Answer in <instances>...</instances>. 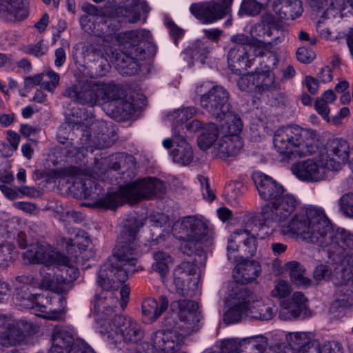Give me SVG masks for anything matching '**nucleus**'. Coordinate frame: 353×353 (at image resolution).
Masks as SVG:
<instances>
[{
	"mask_svg": "<svg viewBox=\"0 0 353 353\" xmlns=\"http://www.w3.org/2000/svg\"><path fill=\"white\" fill-rule=\"evenodd\" d=\"M297 205L294 195L283 193L264 205L261 214L265 222L275 223L281 234L301 239L327 252L340 254L344 248L353 247V234L342 228L334 230L321 208L308 207L286 222Z\"/></svg>",
	"mask_w": 353,
	"mask_h": 353,
	"instance_id": "nucleus-1",
	"label": "nucleus"
},
{
	"mask_svg": "<svg viewBox=\"0 0 353 353\" xmlns=\"http://www.w3.org/2000/svg\"><path fill=\"white\" fill-rule=\"evenodd\" d=\"M350 149L349 143L343 139H334L327 143L326 156L328 159H333L336 163H349Z\"/></svg>",
	"mask_w": 353,
	"mask_h": 353,
	"instance_id": "nucleus-28",
	"label": "nucleus"
},
{
	"mask_svg": "<svg viewBox=\"0 0 353 353\" xmlns=\"http://www.w3.org/2000/svg\"><path fill=\"white\" fill-rule=\"evenodd\" d=\"M243 185L240 182H232L228 183L225 188V192L229 199L234 200L242 193Z\"/></svg>",
	"mask_w": 353,
	"mask_h": 353,
	"instance_id": "nucleus-54",
	"label": "nucleus"
},
{
	"mask_svg": "<svg viewBox=\"0 0 353 353\" xmlns=\"http://www.w3.org/2000/svg\"><path fill=\"white\" fill-rule=\"evenodd\" d=\"M29 15L28 0H0V19L8 22H20Z\"/></svg>",
	"mask_w": 353,
	"mask_h": 353,
	"instance_id": "nucleus-21",
	"label": "nucleus"
},
{
	"mask_svg": "<svg viewBox=\"0 0 353 353\" xmlns=\"http://www.w3.org/2000/svg\"><path fill=\"white\" fill-rule=\"evenodd\" d=\"M340 170V165L333 159L321 156L318 159H307L295 163L292 171L301 181L307 182H319L325 180L327 172L331 170Z\"/></svg>",
	"mask_w": 353,
	"mask_h": 353,
	"instance_id": "nucleus-9",
	"label": "nucleus"
},
{
	"mask_svg": "<svg viewBox=\"0 0 353 353\" xmlns=\"http://www.w3.org/2000/svg\"><path fill=\"white\" fill-rule=\"evenodd\" d=\"M224 8L214 1L194 3L190 12L203 23H213L225 16Z\"/></svg>",
	"mask_w": 353,
	"mask_h": 353,
	"instance_id": "nucleus-20",
	"label": "nucleus"
},
{
	"mask_svg": "<svg viewBox=\"0 0 353 353\" xmlns=\"http://www.w3.org/2000/svg\"><path fill=\"white\" fill-rule=\"evenodd\" d=\"M203 33L207 39L218 43L223 34V30L218 28L205 29Z\"/></svg>",
	"mask_w": 353,
	"mask_h": 353,
	"instance_id": "nucleus-61",
	"label": "nucleus"
},
{
	"mask_svg": "<svg viewBox=\"0 0 353 353\" xmlns=\"http://www.w3.org/2000/svg\"><path fill=\"white\" fill-rule=\"evenodd\" d=\"M234 299V306L225 312L223 315V321L227 324L238 322L243 314L247 316L248 304L250 305L251 301L254 302V296L246 288L242 287L238 290Z\"/></svg>",
	"mask_w": 353,
	"mask_h": 353,
	"instance_id": "nucleus-23",
	"label": "nucleus"
},
{
	"mask_svg": "<svg viewBox=\"0 0 353 353\" xmlns=\"http://www.w3.org/2000/svg\"><path fill=\"white\" fill-rule=\"evenodd\" d=\"M90 239L83 231H79L74 238L61 239L62 245H65L68 255L61 254L63 261L57 262L56 265L61 267L62 274L58 277V282L64 288V292L70 287L71 283L75 281L79 275L77 265L81 260L84 259L83 251L90 244Z\"/></svg>",
	"mask_w": 353,
	"mask_h": 353,
	"instance_id": "nucleus-4",
	"label": "nucleus"
},
{
	"mask_svg": "<svg viewBox=\"0 0 353 353\" xmlns=\"http://www.w3.org/2000/svg\"><path fill=\"white\" fill-rule=\"evenodd\" d=\"M256 92L276 90L278 83L275 82L274 74L269 71L255 72Z\"/></svg>",
	"mask_w": 353,
	"mask_h": 353,
	"instance_id": "nucleus-41",
	"label": "nucleus"
},
{
	"mask_svg": "<svg viewBox=\"0 0 353 353\" xmlns=\"http://www.w3.org/2000/svg\"><path fill=\"white\" fill-rule=\"evenodd\" d=\"M243 341V340L239 341L234 339L223 340L221 343V352L239 353V348L241 346Z\"/></svg>",
	"mask_w": 353,
	"mask_h": 353,
	"instance_id": "nucleus-52",
	"label": "nucleus"
},
{
	"mask_svg": "<svg viewBox=\"0 0 353 353\" xmlns=\"http://www.w3.org/2000/svg\"><path fill=\"white\" fill-rule=\"evenodd\" d=\"M117 86L120 92L114 99L108 100V101H110L108 108L116 116L126 117L134 112V106L132 102L123 98L124 92L120 86Z\"/></svg>",
	"mask_w": 353,
	"mask_h": 353,
	"instance_id": "nucleus-34",
	"label": "nucleus"
},
{
	"mask_svg": "<svg viewBox=\"0 0 353 353\" xmlns=\"http://www.w3.org/2000/svg\"><path fill=\"white\" fill-rule=\"evenodd\" d=\"M52 267H57V265H46L40 268L39 285L41 288L62 293L64 292V288L61 286V283L58 282V277H60V275L57 274Z\"/></svg>",
	"mask_w": 353,
	"mask_h": 353,
	"instance_id": "nucleus-31",
	"label": "nucleus"
},
{
	"mask_svg": "<svg viewBox=\"0 0 353 353\" xmlns=\"http://www.w3.org/2000/svg\"><path fill=\"white\" fill-rule=\"evenodd\" d=\"M261 271L258 262L245 260L236 265L233 271V277L237 283L246 284L255 280Z\"/></svg>",
	"mask_w": 353,
	"mask_h": 353,
	"instance_id": "nucleus-27",
	"label": "nucleus"
},
{
	"mask_svg": "<svg viewBox=\"0 0 353 353\" xmlns=\"http://www.w3.org/2000/svg\"><path fill=\"white\" fill-rule=\"evenodd\" d=\"M195 92L200 95L201 106L215 119L230 110L229 93L223 87L202 83L196 85Z\"/></svg>",
	"mask_w": 353,
	"mask_h": 353,
	"instance_id": "nucleus-8",
	"label": "nucleus"
},
{
	"mask_svg": "<svg viewBox=\"0 0 353 353\" xmlns=\"http://www.w3.org/2000/svg\"><path fill=\"white\" fill-rule=\"evenodd\" d=\"M114 39L119 49L129 62L122 74L129 76L134 74L139 70V61L143 57V50L138 47L139 32L130 30L119 32L114 35Z\"/></svg>",
	"mask_w": 353,
	"mask_h": 353,
	"instance_id": "nucleus-12",
	"label": "nucleus"
},
{
	"mask_svg": "<svg viewBox=\"0 0 353 353\" xmlns=\"http://www.w3.org/2000/svg\"><path fill=\"white\" fill-rule=\"evenodd\" d=\"M227 249L228 260L232 262H235L238 257H252L257 250L256 236L246 229L236 230L228 239Z\"/></svg>",
	"mask_w": 353,
	"mask_h": 353,
	"instance_id": "nucleus-15",
	"label": "nucleus"
},
{
	"mask_svg": "<svg viewBox=\"0 0 353 353\" xmlns=\"http://www.w3.org/2000/svg\"><path fill=\"white\" fill-rule=\"evenodd\" d=\"M198 308V303L190 299L172 301L170 310L178 316L179 322L171 315H167L163 319V325L167 327H176L183 332V334H190L200 321Z\"/></svg>",
	"mask_w": 353,
	"mask_h": 353,
	"instance_id": "nucleus-7",
	"label": "nucleus"
},
{
	"mask_svg": "<svg viewBox=\"0 0 353 353\" xmlns=\"http://www.w3.org/2000/svg\"><path fill=\"white\" fill-rule=\"evenodd\" d=\"M261 3L256 0H243L239 12L247 15L255 16L261 12Z\"/></svg>",
	"mask_w": 353,
	"mask_h": 353,
	"instance_id": "nucleus-48",
	"label": "nucleus"
},
{
	"mask_svg": "<svg viewBox=\"0 0 353 353\" xmlns=\"http://www.w3.org/2000/svg\"><path fill=\"white\" fill-rule=\"evenodd\" d=\"M291 350L296 353H336L330 342L321 344L306 332H292L286 335Z\"/></svg>",
	"mask_w": 353,
	"mask_h": 353,
	"instance_id": "nucleus-17",
	"label": "nucleus"
},
{
	"mask_svg": "<svg viewBox=\"0 0 353 353\" xmlns=\"http://www.w3.org/2000/svg\"><path fill=\"white\" fill-rule=\"evenodd\" d=\"M304 85H305L307 91L311 94H316L319 90L318 81L311 76H307L305 78Z\"/></svg>",
	"mask_w": 353,
	"mask_h": 353,
	"instance_id": "nucleus-63",
	"label": "nucleus"
},
{
	"mask_svg": "<svg viewBox=\"0 0 353 353\" xmlns=\"http://www.w3.org/2000/svg\"><path fill=\"white\" fill-rule=\"evenodd\" d=\"M112 321L115 333L112 339H106L110 343L117 345L123 340L127 344L138 345L143 339L145 332L136 321L123 316H114Z\"/></svg>",
	"mask_w": 353,
	"mask_h": 353,
	"instance_id": "nucleus-16",
	"label": "nucleus"
},
{
	"mask_svg": "<svg viewBox=\"0 0 353 353\" xmlns=\"http://www.w3.org/2000/svg\"><path fill=\"white\" fill-rule=\"evenodd\" d=\"M340 212L346 217L353 219V192L345 193L339 199Z\"/></svg>",
	"mask_w": 353,
	"mask_h": 353,
	"instance_id": "nucleus-46",
	"label": "nucleus"
},
{
	"mask_svg": "<svg viewBox=\"0 0 353 353\" xmlns=\"http://www.w3.org/2000/svg\"><path fill=\"white\" fill-rule=\"evenodd\" d=\"M0 337L4 345H14L22 340L23 333L16 319L8 320Z\"/></svg>",
	"mask_w": 353,
	"mask_h": 353,
	"instance_id": "nucleus-36",
	"label": "nucleus"
},
{
	"mask_svg": "<svg viewBox=\"0 0 353 353\" xmlns=\"http://www.w3.org/2000/svg\"><path fill=\"white\" fill-rule=\"evenodd\" d=\"M254 302L251 301L248 305L247 316L261 321H268L272 319L277 312V308L274 305L264 304L261 300L256 299L253 294Z\"/></svg>",
	"mask_w": 353,
	"mask_h": 353,
	"instance_id": "nucleus-29",
	"label": "nucleus"
},
{
	"mask_svg": "<svg viewBox=\"0 0 353 353\" xmlns=\"http://www.w3.org/2000/svg\"><path fill=\"white\" fill-rule=\"evenodd\" d=\"M75 331L73 327L56 326L52 335V346L49 353H65L72 345H75Z\"/></svg>",
	"mask_w": 353,
	"mask_h": 353,
	"instance_id": "nucleus-24",
	"label": "nucleus"
},
{
	"mask_svg": "<svg viewBox=\"0 0 353 353\" xmlns=\"http://www.w3.org/2000/svg\"><path fill=\"white\" fill-rule=\"evenodd\" d=\"M254 72L248 73L239 78L237 82L239 88L245 92H256Z\"/></svg>",
	"mask_w": 353,
	"mask_h": 353,
	"instance_id": "nucleus-50",
	"label": "nucleus"
},
{
	"mask_svg": "<svg viewBox=\"0 0 353 353\" xmlns=\"http://www.w3.org/2000/svg\"><path fill=\"white\" fill-rule=\"evenodd\" d=\"M316 134L312 130L299 126H283L274 134V149L283 156L282 161H289L312 154L316 150Z\"/></svg>",
	"mask_w": 353,
	"mask_h": 353,
	"instance_id": "nucleus-3",
	"label": "nucleus"
},
{
	"mask_svg": "<svg viewBox=\"0 0 353 353\" xmlns=\"http://www.w3.org/2000/svg\"><path fill=\"white\" fill-rule=\"evenodd\" d=\"M280 39L279 36H275L270 40L255 42L252 46L253 47V52L254 57L257 56H263L267 52H271L272 49L276 46L277 40Z\"/></svg>",
	"mask_w": 353,
	"mask_h": 353,
	"instance_id": "nucleus-45",
	"label": "nucleus"
},
{
	"mask_svg": "<svg viewBox=\"0 0 353 353\" xmlns=\"http://www.w3.org/2000/svg\"><path fill=\"white\" fill-rule=\"evenodd\" d=\"M143 224L142 220L134 217L125 221L114 254L99 272L97 283L105 292L95 296L93 315L99 332L105 339L114 338L112 320L114 316H119L116 314L119 299L112 291L118 290L130 274L138 270L136 265L140 246L137 236Z\"/></svg>",
	"mask_w": 353,
	"mask_h": 353,
	"instance_id": "nucleus-2",
	"label": "nucleus"
},
{
	"mask_svg": "<svg viewBox=\"0 0 353 353\" xmlns=\"http://www.w3.org/2000/svg\"><path fill=\"white\" fill-rule=\"evenodd\" d=\"M198 179L201 185L203 199L208 201H213L215 198V194L210 187L208 178L199 175Z\"/></svg>",
	"mask_w": 353,
	"mask_h": 353,
	"instance_id": "nucleus-53",
	"label": "nucleus"
},
{
	"mask_svg": "<svg viewBox=\"0 0 353 353\" xmlns=\"http://www.w3.org/2000/svg\"><path fill=\"white\" fill-rule=\"evenodd\" d=\"M303 11L302 3L300 0H283L279 15L281 19L293 20L300 17Z\"/></svg>",
	"mask_w": 353,
	"mask_h": 353,
	"instance_id": "nucleus-40",
	"label": "nucleus"
},
{
	"mask_svg": "<svg viewBox=\"0 0 353 353\" xmlns=\"http://www.w3.org/2000/svg\"><path fill=\"white\" fill-rule=\"evenodd\" d=\"M279 34V30L274 26L266 22L256 23L250 30V34L256 42L270 40Z\"/></svg>",
	"mask_w": 353,
	"mask_h": 353,
	"instance_id": "nucleus-37",
	"label": "nucleus"
},
{
	"mask_svg": "<svg viewBox=\"0 0 353 353\" xmlns=\"http://www.w3.org/2000/svg\"><path fill=\"white\" fill-rule=\"evenodd\" d=\"M351 249H353V246L344 248L343 252L340 254L327 252L330 258L333 257V260L339 261L341 263L345 276H347V279L353 285V254L346 253L347 250Z\"/></svg>",
	"mask_w": 353,
	"mask_h": 353,
	"instance_id": "nucleus-39",
	"label": "nucleus"
},
{
	"mask_svg": "<svg viewBox=\"0 0 353 353\" xmlns=\"http://www.w3.org/2000/svg\"><path fill=\"white\" fill-rule=\"evenodd\" d=\"M15 246L10 241L0 243V267L7 268L13 261Z\"/></svg>",
	"mask_w": 353,
	"mask_h": 353,
	"instance_id": "nucleus-44",
	"label": "nucleus"
},
{
	"mask_svg": "<svg viewBox=\"0 0 353 353\" xmlns=\"http://www.w3.org/2000/svg\"><path fill=\"white\" fill-rule=\"evenodd\" d=\"M174 134L176 130L174 128ZM176 148L172 152L173 160L183 165L189 164L193 159V152L190 145L183 138L175 135Z\"/></svg>",
	"mask_w": 353,
	"mask_h": 353,
	"instance_id": "nucleus-32",
	"label": "nucleus"
},
{
	"mask_svg": "<svg viewBox=\"0 0 353 353\" xmlns=\"http://www.w3.org/2000/svg\"><path fill=\"white\" fill-rule=\"evenodd\" d=\"M243 145V141L239 136L221 135L214 146V155L223 161H227L237 156Z\"/></svg>",
	"mask_w": 353,
	"mask_h": 353,
	"instance_id": "nucleus-25",
	"label": "nucleus"
},
{
	"mask_svg": "<svg viewBox=\"0 0 353 353\" xmlns=\"http://www.w3.org/2000/svg\"><path fill=\"white\" fill-rule=\"evenodd\" d=\"M23 50L25 53L39 57L45 54V48L43 47L41 42H39L35 45H28L24 46Z\"/></svg>",
	"mask_w": 353,
	"mask_h": 353,
	"instance_id": "nucleus-57",
	"label": "nucleus"
},
{
	"mask_svg": "<svg viewBox=\"0 0 353 353\" xmlns=\"http://www.w3.org/2000/svg\"><path fill=\"white\" fill-rule=\"evenodd\" d=\"M301 312V306L294 305L288 300L284 301L281 305L279 318L284 321L295 319Z\"/></svg>",
	"mask_w": 353,
	"mask_h": 353,
	"instance_id": "nucleus-43",
	"label": "nucleus"
},
{
	"mask_svg": "<svg viewBox=\"0 0 353 353\" xmlns=\"http://www.w3.org/2000/svg\"><path fill=\"white\" fill-rule=\"evenodd\" d=\"M173 236L182 241L181 249L190 255L196 243L205 239L209 234L207 224L196 216H188L176 221L172 226Z\"/></svg>",
	"mask_w": 353,
	"mask_h": 353,
	"instance_id": "nucleus-6",
	"label": "nucleus"
},
{
	"mask_svg": "<svg viewBox=\"0 0 353 353\" xmlns=\"http://www.w3.org/2000/svg\"><path fill=\"white\" fill-rule=\"evenodd\" d=\"M119 92L118 86L114 83L87 80L68 88L63 95L80 104L93 107L107 102L109 99H114Z\"/></svg>",
	"mask_w": 353,
	"mask_h": 353,
	"instance_id": "nucleus-5",
	"label": "nucleus"
},
{
	"mask_svg": "<svg viewBox=\"0 0 353 353\" xmlns=\"http://www.w3.org/2000/svg\"><path fill=\"white\" fill-rule=\"evenodd\" d=\"M221 134L220 129L213 123H208L203 129L201 134L198 138L199 146L202 150H207L215 141L218 136Z\"/></svg>",
	"mask_w": 353,
	"mask_h": 353,
	"instance_id": "nucleus-42",
	"label": "nucleus"
},
{
	"mask_svg": "<svg viewBox=\"0 0 353 353\" xmlns=\"http://www.w3.org/2000/svg\"><path fill=\"white\" fill-rule=\"evenodd\" d=\"M7 139L10 145L3 144V149H1V151L3 152V156L10 157L17 150L20 141V137L15 132L8 131Z\"/></svg>",
	"mask_w": 353,
	"mask_h": 353,
	"instance_id": "nucleus-47",
	"label": "nucleus"
},
{
	"mask_svg": "<svg viewBox=\"0 0 353 353\" xmlns=\"http://www.w3.org/2000/svg\"><path fill=\"white\" fill-rule=\"evenodd\" d=\"M297 59L304 63H310L313 60V53L307 48L301 47L296 51Z\"/></svg>",
	"mask_w": 353,
	"mask_h": 353,
	"instance_id": "nucleus-58",
	"label": "nucleus"
},
{
	"mask_svg": "<svg viewBox=\"0 0 353 353\" xmlns=\"http://www.w3.org/2000/svg\"><path fill=\"white\" fill-rule=\"evenodd\" d=\"M196 110L192 107H188L177 110L168 115L169 119L172 120L174 123L178 124L186 121L195 114Z\"/></svg>",
	"mask_w": 353,
	"mask_h": 353,
	"instance_id": "nucleus-49",
	"label": "nucleus"
},
{
	"mask_svg": "<svg viewBox=\"0 0 353 353\" xmlns=\"http://www.w3.org/2000/svg\"><path fill=\"white\" fill-rule=\"evenodd\" d=\"M169 305L165 296H160L159 302L152 298H147L142 303V320L146 324L156 321Z\"/></svg>",
	"mask_w": 353,
	"mask_h": 353,
	"instance_id": "nucleus-26",
	"label": "nucleus"
},
{
	"mask_svg": "<svg viewBox=\"0 0 353 353\" xmlns=\"http://www.w3.org/2000/svg\"><path fill=\"white\" fill-rule=\"evenodd\" d=\"M252 179L259 194L265 201H275L284 193V188L281 184L261 172H254Z\"/></svg>",
	"mask_w": 353,
	"mask_h": 353,
	"instance_id": "nucleus-22",
	"label": "nucleus"
},
{
	"mask_svg": "<svg viewBox=\"0 0 353 353\" xmlns=\"http://www.w3.org/2000/svg\"><path fill=\"white\" fill-rule=\"evenodd\" d=\"M61 254L49 244L38 243L30 245L23 253L22 258L26 264L56 265L57 262L63 261Z\"/></svg>",
	"mask_w": 353,
	"mask_h": 353,
	"instance_id": "nucleus-18",
	"label": "nucleus"
},
{
	"mask_svg": "<svg viewBox=\"0 0 353 353\" xmlns=\"http://www.w3.org/2000/svg\"><path fill=\"white\" fill-rule=\"evenodd\" d=\"M74 186L81 190V194L85 199L93 201V205L98 208L114 210L121 205L119 191L105 194L102 186L90 177L76 181Z\"/></svg>",
	"mask_w": 353,
	"mask_h": 353,
	"instance_id": "nucleus-10",
	"label": "nucleus"
},
{
	"mask_svg": "<svg viewBox=\"0 0 353 353\" xmlns=\"http://www.w3.org/2000/svg\"><path fill=\"white\" fill-rule=\"evenodd\" d=\"M230 41L234 46L228 52V65L234 72H241L250 68L254 60L253 47L250 44L249 37L243 34L232 36Z\"/></svg>",
	"mask_w": 353,
	"mask_h": 353,
	"instance_id": "nucleus-13",
	"label": "nucleus"
},
{
	"mask_svg": "<svg viewBox=\"0 0 353 353\" xmlns=\"http://www.w3.org/2000/svg\"><path fill=\"white\" fill-rule=\"evenodd\" d=\"M46 309V307L45 306H40L39 311L42 314H39V316L52 321H63L65 319L63 310H53L51 312H47Z\"/></svg>",
	"mask_w": 353,
	"mask_h": 353,
	"instance_id": "nucleus-55",
	"label": "nucleus"
},
{
	"mask_svg": "<svg viewBox=\"0 0 353 353\" xmlns=\"http://www.w3.org/2000/svg\"><path fill=\"white\" fill-rule=\"evenodd\" d=\"M65 353H95L87 344L76 343Z\"/></svg>",
	"mask_w": 353,
	"mask_h": 353,
	"instance_id": "nucleus-62",
	"label": "nucleus"
},
{
	"mask_svg": "<svg viewBox=\"0 0 353 353\" xmlns=\"http://www.w3.org/2000/svg\"><path fill=\"white\" fill-rule=\"evenodd\" d=\"M330 270L325 265H318L314 271V278L316 281H320L330 275Z\"/></svg>",
	"mask_w": 353,
	"mask_h": 353,
	"instance_id": "nucleus-59",
	"label": "nucleus"
},
{
	"mask_svg": "<svg viewBox=\"0 0 353 353\" xmlns=\"http://www.w3.org/2000/svg\"><path fill=\"white\" fill-rule=\"evenodd\" d=\"M216 120L219 121H224V123L220 127L221 135L239 136L243 128L240 117L230 110L225 112V114H223V117Z\"/></svg>",
	"mask_w": 353,
	"mask_h": 353,
	"instance_id": "nucleus-33",
	"label": "nucleus"
},
{
	"mask_svg": "<svg viewBox=\"0 0 353 353\" xmlns=\"http://www.w3.org/2000/svg\"><path fill=\"white\" fill-rule=\"evenodd\" d=\"M46 74L50 79V82L43 81L41 84V88L51 92L58 85L59 82V76L52 70L47 72Z\"/></svg>",
	"mask_w": 353,
	"mask_h": 353,
	"instance_id": "nucleus-56",
	"label": "nucleus"
},
{
	"mask_svg": "<svg viewBox=\"0 0 353 353\" xmlns=\"http://www.w3.org/2000/svg\"><path fill=\"white\" fill-rule=\"evenodd\" d=\"M196 268L190 262H182L178 265L173 272L174 283L176 292L181 296L191 298L197 289V282L192 281Z\"/></svg>",
	"mask_w": 353,
	"mask_h": 353,
	"instance_id": "nucleus-19",
	"label": "nucleus"
},
{
	"mask_svg": "<svg viewBox=\"0 0 353 353\" xmlns=\"http://www.w3.org/2000/svg\"><path fill=\"white\" fill-rule=\"evenodd\" d=\"M165 189V185L161 181L157 178L148 177L121 187L119 195L121 198V204L125 201L132 203L152 195L162 193Z\"/></svg>",
	"mask_w": 353,
	"mask_h": 353,
	"instance_id": "nucleus-11",
	"label": "nucleus"
},
{
	"mask_svg": "<svg viewBox=\"0 0 353 353\" xmlns=\"http://www.w3.org/2000/svg\"><path fill=\"white\" fill-rule=\"evenodd\" d=\"M285 269L288 272L290 280L296 285L308 287L312 281L305 276V268L299 262L292 261L285 264Z\"/></svg>",
	"mask_w": 353,
	"mask_h": 353,
	"instance_id": "nucleus-35",
	"label": "nucleus"
},
{
	"mask_svg": "<svg viewBox=\"0 0 353 353\" xmlns=\"http://www.w3.org/2000/svg\"><path fill=\"white\" fill-rule=\"evenodd\" d=\"M17 208L21 210L30 214H35L38 211L37 206L29 202H17L14 203Z\"/></svg>",
	"mask_w": 353,
	"mask_h": 353,
	"instance_id": "nucleus-64",
	"label": "nucleus"
},
{
	"mask_svg": "<svg viewBox=\"0 0 353 353\" xmlns=\"http://www.w3.org/2000/svg\"><path fill=\"white\" fill-rule=\"evenodd\" d=\"M188 335L176 330L157 331L151 336V347L149 344L144 343L143 350H139L136 353H175Z\"/></svg>",
	"mask_w": 353,
	"mask_h": 353,
	"instance_id": "nucleus-14",
	"label": "nucleus"
},
{
	"mask_svg": "<svg viewBox=\"0 0 353 353\" xmlns=\"http://www.w3.org/2000/svg\"><path fill=\"white\" fill-rule=\"evenodd\" d=\"M314 6L318 9L339 10L342 17H353V0H314Z\"/></svg>",
	"mask_w": 353,
	"mask_h": 353,
	"instance_id": "nucleus-30",
	"label": "nucleus"
},
{
	"mask_svg": "<svg viewBox=\"0 0 353 353\" xmlns=\"http://www.w3.org/2000/svg\"><path fill=\"white\" fill-rule=\"evenodd\" d=\"M292 290V288L288 281L280 280L276 283L271 294L274 297L283 298L289 295Z\"/></svg>",
	"mask_w": 353,
	"mask_h": 353,
	"instance_id": "nucleus-51",
	"label": "nucleus"
},
{
	"mask_svg": "<svg viewBox=\"0 0 353 353\" xmlns=\"http://www.w3.org/2000/svg\"><path fill=\"white\" fill-rule=\"evenodd\" d=\"M352 285L348 281L346 283H341L336 286L335 291V300L332 303L333 307H347L353 304Z\"/></svg>",
	"mask_w": 353,
	"mask_h": 353,
	"instance_id": "nucleus-38",
	"label": "nucleus"
},
{
	"mask_svg": "<svg viewBox=\"0 0 353 353\" xmlns=\"http://www.w3.org/2000/svg\"><path fill=\"white\" fill-rule=\"evenodd\" d=\"M314 108L317 112L324 119L328 118L330 109L327 106V103L319 98L315 101Z\"/></svg>",
	"mask_w": 353,
	"mask_h": 353,
	"instance_id": "nucleus-60",
	"label": "nucleus"
}]
</instances>
